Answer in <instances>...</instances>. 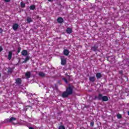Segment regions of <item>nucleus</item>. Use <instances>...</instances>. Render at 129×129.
<instances>
[{"instance_id":"obj_19","label":"nucleus","mask_w":129,"mask_h":129,"mask_svg":"<svg viewBox=\"0 0 129 129\" xmlns=\"http://www.w3.org/2000/svg\"><path fill=\"white\" fill-rule=\"evenodd\" d=\"M21 6L22 8H25L26 4L25 3H24V2H21Z\"/></svg>"},{"instance_id":"obj_2","label":"nucleus","mask_w":129,"mask_h":129,"mask_svg":"<svg viewBox=\"0 0 129 129\" xmlns=\"http://www.w3.org/2000/svg\"><path fill=\"white\" fill-rule=\"evenodd\" d=\"M61 65H65L66 64V58L64 56L61 57Z\"/></svg>"},{"instance_id":"obj_27","label":"nucleus","mask_w":129,"mask_h":129,"mask_svg":"<svg viewBox=\"0 0 129 129\" xmlns=\"http://www.w3.org/2000/svg\"><path fill=\"white\" fill-rule=\"evenodd\" d=\"M3 51V47L0 46V52H2Z\"/></svg>"},{"instance_id":"obj_21","label":"nucleus","mask_w":129,"mask_h":129,"mask_svg":"<svg viewBox=\"0 0 129 129\" xmlns=\"http://www.w3.org/2000/svg\"><path fill=\"white\" fill-rule=\"evenodd\" d=\"M59 129H65V127L63 125L59 126Z\"/></svg>"},{"instance_id":"obj_26","label":"nucleus","mask_w":129,"mask_h":129,"mask_svg":"<svg viewBox=\"0 0 129 129\" xmlns=\"http://www.w3.org/2000/svg\"><path fill=\"white\" fill-rule=\"evenodd\" d=\"M18 53H20V52H21V47L18 48Z\"/></svg>"},{"instance_id":"obj_10","label":"nucleus","mask_w":129,"mask_h":129,"mask_svg":"<svg viewBox=\"0 0 129 129\" xmlns=\"http://www.w3.org/2000/svg\"><path fill=\"white\" fill-rule=\"evenodd\" d=\"M25 76L26 78H30V77H31V73L29 72H27L25 74Z\"/></svg>"},{"instance_id":"obj_7","label":"nucleus","mask_w":129,"mask_h":129,"mask_svg":"<svg viewBox=\"0 0 129 129\" xmlns=\"http://www.w3.org/2000/svg\"><path fill=\"white\" fill-rule=\"evenodd\" d=\"M102 100L103 101H107V100H108V98L106 96H104L102 98Z\"/></svg>"},{"instance_id":"obj_4","label":"nucleus","mask_w":129,"mask_h":129,"mask_svg":"<svg viewBox=\"0 0 129 129\" xmlns=\"http://www.w3.org/2000/svg\"><path fill=\"white\" fill-rule=\"evenodd\" d=\"M19 28V24L15 23L13 25V29L14 31H17Z\"/></svg>"},{"instance_id":"obj_25","label":"nucleus","mask_w":129,"mask_h":129,"mask_svg":"<svg viewBox=\"0 0 129 129\" xmlns=\"http://www.w3.org/2000/svg\"><path fill=\"white\" fill-rule=\"evenodd\" d=\"M63 80H64V82H66V83H68V81H67V80H66V79L65 78H63Z\"/></svg>"},{"instance_id":"obj_30","label":"nucleus","mask_w":129,"mask_h":129,"mask_svg":"<svg viewBox=\"0 0 129 129\" xmlns=\"http://www.w3.org/2000/svg\"><path fill=\"white\" fill-rule=\"evenodd\" d=\"M48 2H52V1H53V0H48Z\"/></svg>"},{"instance_id":"obj_16","label":"nucleus","mask_w":129,"mask_h":129,"mask_svg":"<svg viewBox=\"0 0 129 129\" xmlns=\"http://www.w3.org/2000/svg\"><path fill=\"white\" fill-rule=\"evenodd\" d=\"M102 97H103V96H102V95L101 94H99L98 96V99H99L100 100L102 99Z\"/></svg>"},{"instance_id":"obj_15","label":"nucleus","mask_w":129,"mask_h":129,"mask_svg":"<svg viewBox=\"0 0 129 129\" xmlns=\"http://www.w3.org/2000/svg\"><path fill=\"white\" fill-rule=\"evenodd\" d=\"M94 78H95V77H90V81H91L92 82H94Z\"/></svg>"},{"instance_id":"obj_24","label":"nucleus","mask_w":129,"mask_h":129,"mask_svg":"<svg viewBox=\"0 0 129 129\" xmlns=\"http://www.w3.org/2000/svg\"><path fill=\"white\" fill-rule=\"evenodd\" d=\"M90 124H91V126H93V125H94V122H91Z\"/></svg>"},{"instance_id":"obj_12","label":"nucleus","mask_w":129,"mask_h":129,"mask_svg":"<svg viewBox=\"0 0 129 129\" xmlns=\"http://www.w3.org/2000/svg\"><path fill=\"white\" fill-rule=\"evenodd\" d=\"M63 54L64 55H66V56H67L69 54V51L67 49H64L63 51Z\"/></svg>"},{"instance_id":"obj_20","label":"nucleus","mask_w":129,"mask_h":129,"mask_svg":"<svg viewBox=\"0 0 129 129\" xmlns=\"http://www.w3.org/2000/svg\"><path fill=\"white\" fill-rule=\"evenodd\" d=\"M35 5H32L30 7V9L31 10H35Z\"/></svg>"},{"instance_id":"obj_8","label":"nucleus","mask_w":129,"mask_h":129,"mask_svg":"<svg viewBox=\"0 0 129 129\" xmlns=\"http://www.w3.org/2000/svg\"><path fill=\"white\" fill-rule=\"evenodd\" d=\"M13 55V52L12 51H9L8 55V59L9 60H11L12 59V56Z\"/></svg>"},{"instance_id":"obj_23","label":"nucleus","mask_w":129,"mask_h":129,"mask_svg":"<svg viewBox=\"0 0 129 129\" xmlns=\"http://www.w3.org/2000/svg\"><path fill=\"white\" fill-rule=\"evenodd\" d=\"M96 49H97V47H92V50H93V51H96Z\"/></svg>"},{"instance_id":"obj_31","label":"nucleus","mask_w":129,"mask_h":129,"mask_svg":"<svg viewBox=\"0 0 129 129\" xmlns=\"http://www.w3.org/2000/svg\"><path fill=\"white\" fill-rule=\"evenodd\" d=\"M128 115H129V111H128Z\"/></svg>"},{"instance_id":"obj_32","label":"nucleus","mask_w":129,"mask_h":129,"mask_svg":"<svg viewBox=\"0 0 129 129\" xmlns=\"http://www.w3.org/2000/svg\"><path fill=\"white\" fill-rule=\"evenodd\" d=\"M1 74H0V77H1Z\"/></svg>"},{"instance_id":"obj_18","label":"nucleus","mask_w":129,"mask_h":129,"mask_svg":"<svg viewBox=\"0 0 129 129\" xmlns=\"http://www.w3.org/2000/svg\"><path fill=\"white\" fill-rule=\"evenodd\" d=\"M39 76H41V77H44L45 76V74L43 72L39 73Z\"/></svg>"},{"instance_id":"obj_14","label":"nucleus","mask_w":129,"mask_h":129,"mask_svg":"<svg viewBox=\"0 0 129 129\" xmlns=\"http://www.w3.org/2000/svg\"><path fill=\"white\" fill-rule=\"evenodd\" d=\"M29 60H30V56H27L25 60L23 61V63H26V62L29 61Z\"/></svg>"},{"instance_id":"obj_22","label":"nucleus","mask_w":129,"mask_h":129,"mask_svg":"<svg viewBox=\"0 0 129 129\" xmlns=\"http://www.w3.org/2000/svg\"><path fill=\"white\" fill-rule=\"evenodd\" d=\"M117 118H121V115L120 114L117 115Z\"/></svg>"},{"instance_id":"obj_11","label":"nucleus","mask_w":129,"mask_h":129,"mask_svg":"<svg viewBox=\"0 0 129 129\" xmlns=\"http://www.w3.org/2000/svg\"><path fill=\"white\" fill-rule=\"evenodd\" d=\"M17 84H21V82H22V80L20 78H18L16 80Z\"/></svg>"},{"instance_id":"obj_17","label":"nucleus","mask_w":129,"mask_h":129,"mask_svg":"<svg viewBox=\"0 0 129 129\" xmlns=\"http://www.w3.org/2000/svg\"><path fill=\"white\" fill-rule=\"evenodd\" d=\"M97 78H100L101 77V74L100 73H97L96 74Z\"/></svg>"},{"instance_id":"obj_3","label":"nucleus","mask_w":129,"mask_h":129,"mask_svg":"<svg viewBox=\"0 0 129 129\" xmlns=\"http://www.w3.org/2000/svg\"><path fill=\"white\" fill-rule=\"evenodd\" d=\"M22 55L23 56H28L29 55V53H28V51L27 50H23L21 52Z\"/></svg>"},{"instance_id":"obj_28","label":"nucleus","mask_w":129,"mask_h":129,"mask_svg":"<svg viewBox=\"0 0 129 129\" xmlns=\"http://www.w3.org/2000/svg\"><path fill=\"white\" fill-rule=\"evenodd\" d=\"M13 71V70H12V69H10V70H8V72H12Z\"/></svg>"},{"instance_id":"obj_1","label":"nucleus","mask_w":129,"mask_h":129,"mask_svg":"<svg viewBox=\"0 0 129 129\" xmlns=\"http://www.w3.org/2000/svg\"><path fill=\"white\" fill-rule=\"evenodd\" d=\"M73 92L72 88L71 87H69L67 89L66 92H64L62 94V97L63 98L68 97V95H70Z\"/></svg>"},{"instance_id":"obj_13","label":"nucleus","mask_w":129,"mask_h":129,"mask_svg":"<svg viewBox=\"0 0 129 129\" xmlns=\"http://www.w3.org/2000/svg\"><path fill=\"white\" fill-rule=\"evenodd\" d=\"M27 21L28 23H31V22H33V20H32V18H31L30 17H28L27 19Z\"/></svg>"},{"instance_id":"obj_9","label":"nucleus","mask_w":129,"mask_h":129,"mask_svg":"<svg viewBox=\"0 0 129 129\" xmlns=\"http://www.w3.org/2000/svg\"><path fill=\"white\" fill-rule=\"evenodd\" d=\"M67 33H68V34H71L72 33V29L68 28L67 29Z\"/></svg>"},{"instance_id":"obj_29","label":"nucleus","mask_w":129,"mask_h":129,"mask_svg":"<svg viewBox=\"0 0 129 129\" xmlns=\"http://www.w3.org/2000/svg\"><path fill=\"white\" fill-rule=\"evenodd\" d=\"M7 3H9V2H10V0H5Z\"/></svg>"},{"instance_id":"obj_6","label":"nucleus","mask_w":129,"mask_h":129,"mask_svg":"<svg viewBox=\"0 0 129 129\" xmlns=\"http://www.w3.org/2000/svg\"><path fill=\"white\" fill-rule=\"evenodd\" d=\"M57 22L58 23H61L64 22V20H63V18L59 17L57 19Z\"/></svg>"},{"instance_id":"obj_5","label":"nucleus","mask_w":129,"mask_h":129,"mask_svg":"<svg viewBox=\"0 0 129 129\" xmlns=\"http://www.w3.org/2000/svg\"><path fill=\"white\" fill-rule=\"evenodd\" d=\"M17 119L15 117H11L10 119H8V121L11 122V121H14V120H16Z\"/></svg>"}]
</instances>
